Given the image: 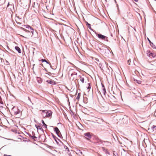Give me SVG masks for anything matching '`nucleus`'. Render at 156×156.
Here are the masks:
<instances>
[{"mask_svg": "<svg viewBox=\"0 0 156 156\" xmlns=\"http://www.w3.org/2000/svg\"><path fill=\"white\" fill-rule=\"evenodd\" d=\"M69 76L71 80H73L77 78L76 70L74 69H71L69 72Z\"/></svg>", "mask_w": 156, "mask_h": 156, "instance_id": "1", "label": "nucleus"}, {"mask_svg": "<svg viewBox=\"0 0 156 156\" xmlns=\"http://www.w3.org/2000/svg\"><path fill=\"white\" fill-rule=\"evenodd\" d=\"M52 112L50 110H42L41 114L43 118L51 117Z\"/></svg>", "mask_w": 156, "mask_h": 156, "instance_id": "2", "label": "nucleus"}, {"mask_svg": "<svg viewBox=\"0 0 156 156\" xmlns=\"http://www.w3.org/2000/svg\"><path fill=\"white\" fill-rule=\"evenodd\" d=\"M12 111L13 112L14 114L16 115L20 114V110L18 109L17 107H14L12 108Z\"/></svg>", "mask_w": 156, "mask_h": 156, "instance_id": "3", "label": "nucleus"}, {"mask_svg": "<svg viewBox=\"0 0 156 156\" xmlns=\"http://www.w3.org/2000/svg\"><path fill=\"white\" fill-rule=\"evenodd\" d=\"M97 35L99 38L101 39L106 41H108L107 37L106 36L100 34H97Z\"/></svg>", "mask_w": 156, "mask_h": 156, "instance_id": "4", "label": "nucleus"}, {"mask_svg": "<svg viewBox=\"0 0 156 156\" xmlns=\"http://www.w3.org/2000/svg\"><path fill=\"white\" fill-rule=\"evenodd\" d=\"M84 135L85 136V138L88 140H89L91 138V135L90 133H85Z\"/></svg>", "mask_w": 156, "mask_h": 156, "instance_id": "5", "label": "nucleus"}, {"mask_svg": "<svg viewBox=\"0 0 156 156\" xmlns=\"http://www.w3.org/2000/svg\"><path fill=\"white\" fill-rule=\"evenodd\" d=\"M31 33V34H32L31 35V37L33 36L34 35L36 34V31H34V29L30 27V33Z\"/></svg>", "mask_w": 156, "mask_h": 156, "instance_id": "6", "label": "nucleus"}, {"mask_svg": "<svg viewBox=\"0 0 156 156\" xmlns=\"http://www.w3.org/2000/svg\"><path fill=\"white\" fill-rule=\"evenodd\" d=\"M147 110V107L142 106L140 108V111L141 112H145Z\"/></svg>", "mask_w": 156, "mask_h": 156, "instance_id": "7", "label": "nucleus"}, {"mask_svg": "<svg viewBox=\"0 0 156 156\" xmlns=\"http://www.w3.org/2000/svg\"><path fill=\"white\" fill-rule=\"evenodd\" d=\"M47 82L48 83H50L51 84H55V82L54 80L51 79L48 80L47 81Z\"/></svg>", "mask_w": 156, "mask_h": 156, "instance_id": "8", "label": "nucleus"}, {"mask_svg": "<svg viewBox=\"0 0 156 156\" xmlns=\"http://www.w3.org/2000/svg\"><path fill=\"white\" fill-rule=\"evenodd\" d=\"M54 130L55 131L56 134L58 135L60 134V132L58 128L57 127H55L54 128Z\"/></svg>", "mask_w": 156, "mask_h": 156, "instance_id": "9", "label": "nucleus"}, {"mask_svg": "<svg viewBox=\"0 0 156 156\" xmlns=\"http://www.w3.org/2000/svg\"><path fill=\"white\" fill-rule=\"evenodd\" d=\"M15 48L17 51L19 53H21V50H20V48H19V47L18 46H16L15 47Z\"/></svg>", "mask_w": 156, "mask_h": 156, "instance_id": "10", "label": "nucleus"}, {"mask_svg": "<svg viewBox=\"0 0 156 156\" xmlns=\"http://www.w3.org/2000/svg\"><path fill=\"white\" fill-rule=\"evenodd\" d=\"M148 55L149 56H152L153 57H154L156 55L154 53H152L149 52L148 53Z\"/></svg>", "mask_w": 156, "mask_h": 156, "instance_id": "11", "label": "nucleus"}, {"mask_svg": "<svg viewBox=\"0 0 156 156\" xmlns=\"http://www.w3.org/2000/svg\"><path fill=\"white\" fill-rule=\"evenodd\" d=\"M37 138V137L35 136H34L33 135V136H31L30 135V140H33L34 141L36 140V139Z\"/></svg>", "mask_w": 156, "mask_h": 156, "instance_id": "12", "label": "nucleus"}, {"mask_svg": "<svg viewBox=\"0 0 156 156\" xmlns=\"http://www.w3.org/2000/svg\"><path fill=\"white\" fill-rule=\"evenodd\" d=\"M80 81L82 82V83H83L84 82V79L83 77H82L80 76Z\"/></svg>", "mask_w": 156, "mask_h": 156, "instance_id": "13", "label": "nucleus"}, {"mask_svg": "<svg viewBox=\"0 0 156 156\" xmlns=\"http://www.w3.org/2000/svg\"><path fill=\"white\" fill-rule=\"evenodd\" d=\"M87 88V89L88 90V91L89 92L91 88V86L90 83H88Z\"/></svg>", "mask_w": 156, "mask_h": 156, "instance_id": "14", "label": "nucleus"}, {"mask_svg": "<svg viewBox=\"0 0 156 156\" xmlns=\"http://www.w3.org/2000/svg\"><path fill=\"white\" fill-rule=\"evenodd\" d=\"M86 25H87V26L89 27V28L91 30V25L90 24L88 23L87 22H86Z\"/></svg>", "mask_w": 156, "mask_h": 156, "instance_id": "15", "label": "nucleus"}, {"mask_svg": "<svg viewBox=\"0 0 156 156\" xmlns=\"http://www.w3.org/2000/svg\"><path fill=\"white\" fill-rule=\"evenodd\" d=\"M42 123L43 124V125L44 126L45 128H47V125L45 124L44 121L43 120H42Z\"/></svg>", "mask_w": 156, "mask_h": 156, "instance_id": "16", "label": "nucleus"}, {"mask_svg": "<svg viewBox=\"0 0 156 156\" xmlns=\"http://www.w3.org/2000/svg\"><path fill=\"white\" fill-rule=\"evenodd\" d=\"M28 100H24V101H25V103L27 104V103L28 102V100H29V96L28 97Z\"/></svg>", "mask_w": 156, "mask_h": 156, "instance_id": "17", "label": "nucleus"}, {"mask_svg": "<svg viewBox=\"0 0 156 156\" xmlns=\"http://www.w3.org/2000/svg\"><path fill=\"white\" fill-rule=\"evenodd\" d=\"M103 91H104V94H105V93H106V91H105V87L103 85Z\"/></svg>", "mask_w": 156, "mask_h": 156, "instance_id": "18", "label": "nucleus"}, {"mask_svg": "<svg viewBox=\"0 0 156 156\" xmlns=\"http://www.w3.org/2000/svg\"><path fill=\"white\" fill-rule=\"evenodd\" d=\"M131 62V60L129 58V59H128L127 61V64L128 65H130V62Z\"/></svg>", "mask_w": 156, "mask_h": 156, "instance_id": "19", "label": "nucleus"}, {"mask_svg": "<svg viewBox=\"0 0 156 156\" xmlns=\"http://www.w3.org/2000/svg\"><path fill=\"white\" fill-rule=\"evenodd\" d=\"M80 93H79L76 97V99H78V100H79L80 98Z\"/></svg>", "mask_w": 156, "mask_h": 156, "instance_id": "20", "label": "nucleus"}, {"mask_svg": "<svg viewBox=\"0 0 156 156\" xmlns=\"http://www.w3.org/2000/svg\"><path fill=\"white\" fill-rule=\"evenodd\" d=\"M0 104H3V102L2 101V98L0 96Z\"/></svg>", "mask_w": 156, "mask_h": 156, "instance_id": "21", "label": "nucleus"}, {"mask_svg": "<svg viewBox=\"0 0 156 156\" xmlns=\"http://www.w3.org/2000/svg\"><path fill=\"white\" fill-rule=\"evenodd\" d=\"M152 128L153 129H155V130H156V126H153L152 127Z\"/></svg>", "mask_w": 156, "mask_h": 156, "instance_id": "22", "label": "nucleus"}, {"mask_svg": "<svg viewBox=\"0 0 156 156\" xmlns=\"http://www.w3.org/2000/svg\"><path fill=\"white\" fill-rule=\"evenodd\" d=\"M95 60L97 62H99V59L97 58H95Z\"/></svg>", "mask_w": 156, "mask_h": 156, "instance_id": "23", "label": "nucleus"}, {"mask_svg": "<svg viewBox=\"0 0 156 156\" xmlns=\"http://www.w3.org/2000/svg\"><path fill=\"white\" fill-rule=\"evenodd\" d=\"M41 61L42 62H46L47 63H48L46 61V60L45 59H42L41 60Z\"/></svg>", "mask_w": 156, "mask_h": 156, "instance_id": "24", "label": "nucleus"}, {"mask_svg": "<svg viewBox=\"0 0 156 156\" xmlns=\"http://www.w3.org/2000/svg\"><path fill=\"white\" fill-rule=\"evenodd\" d=\"M100 119L99 118H96V119L95 120L96 121H98V120H100Z\"/></svg>", "mask_w": 156, "mask_h": 156, "instance_id": "25", "label": "nucleus"}, {"mask_svg": "<svg viewBox=\"0 0 156 156\" xmlns=\"http://www.w3.org/2000/svg\"><path fill=\"white\" fill-rule=\"evenodd\" d=\"M25 47L26 48V49L27 50V49H28V50H29V47H28V48H27V46L26 45H25Z\"/></svg>", "mask_w": 156, "mask_h": 156, "instance_id": "26", "label": "nucleus"}, {"mask_svg": "<svg viewBox=\"0 0 156 156\" xmlns=\"http://www.w3.org/2000/svg\"><path fill=\"white\" fill-rule=\"evenodd\" d=\"M25 133L27 134L29 136V133L28 132H27L26 131H25Z\"/></svg>", "mask_w": 156, "mask_h": 156, "instance_id": "27", "label": "nucleus"}, {"mask_svg": "<svg viewBox=\"0 0 156 156\" xmlns=\"http://www.w3.org/2000/svg\"><path fill=\"white\" fill-rule=\"evenodd\" d=\"M34 65H33V70L34 72V73H35V72H34Z\"/></svg>", "mask_w": 156, "mask_h": 156, "instance_id": "28", "label": "nucleus"}, {"mask_svg": "<svg viewBox=\"0 0 156 156\" xmlns=\"http://www.w3.org/2000/svg\"><path fill=\"white\" fill-rule=\"evenodd\" d=\"M27 27H26V28H29V25H27Z\"/></svg>", "mask_w": 156, "mask_h": 156, "instance_id": "29", "label": "nucleus"}, {"mask_svg": "<svg viewBox=\"0 0 156 156\" xmlns=\"http://www.w3.org/2000/svg\"><path fill=\"white\" fill-rule=\"evenodd\" d=\"M32 103V104L33 105L35 103V102H32V101H30Z\"/></svg>", "mask_w": 156, "mask_h": 156, "instance_id": "30", "label": "nucleus"}, {"mask_svg": "<svg viewBox=\"0 0 156 156\" xmlns=\"http://www.w3.org/2000/svg\"><path fill=\"white\" fill-rule=\"evenodd\" d=\"M37 128H39V129H41V128H40V126H38Z\"/></svg>", "mask_w": 156, "mask_h": 156, "instance_id": "31", "label": "nucleus"}, {"mask_svg": "<svg viewBox=\"0 0 156 156\" xmlns=\"http://www.w3.org/2000/svg\"><path fill=\"white\" fill-rule=\"evenodd\" d=\"M26 31H27V32H29V30H26Z\"/></svg>", "mask_w": 156, "mask_h": 156, "instance_id": "32", "label": "nucleus"}, {"mask_svg": "<svg viewBox=\"0 0 156 156\" xmlns=\"http://www.w3.org/2000/svg\"><path fill=\"white\" fill-rule=\"evenodd\" d=\"M9 5V2L8 3V6Z\"/></svg>", "mask_w": 156, "mask_h": 156, "instance_id": "33", "label": "nucleus"}, {"mask_svg": "<svg viewBox=\"0 0 156 156\" xmlns=\"http://www.w3.org/2000/svg\"><path fill=\"white\" fill-rule=\"evenodd\" d=\"M28 60L29 62V58Z\"/></svg>", "mask_w": 156, "mask_h": 156, "instance_id": "34", "label": "nucleus"}, {"mask_svg": "<svg viewBox=\"0 0 156 156\" xmlns=\"http://www.w3.org/2000/svg\"><path fill=\"white\" fill-rule=\"evenodd\" d=\"M101 120L102 121H103V120L102 119H101Z\"/></svg>", "mask_w": 156, "mask_h": 156, "instance_id": "35", "label": "nucleus"}, {"mask_svg": "<svg viewBox=\"0 0 156 156\" xmlns=\"http://www.w3.org/2000/svg\"><path fill=\"white\" fill-rule=\"evenodd\" d=\"M68 148V147H66V149H67Z\"/></svg>", "mask_w": 156, "mask_h": 156, "instance_id": "36", "label": "nucleus"}, {"mask_svg": "<svg viewBox=\"0 0 156 156\" xmlns=\"http://www.w3.org/2000/svg\"><path fill=\"white\" fill-rule=\"evenodd\" d=\"M32 108V109H33V107H31Z\"/></svg>", "mask_w": 156, "mask_h": 156, "instance_id": "37", "label": "nucleus"}, {"mask_svg": "<svg viewBox=\"0 0 156 156\" xmlns=\"http://www.w3.org/2000/svg\"><path fill=\"white\" fill-rule=\"evenodd\" d=\"M29 80H30L29 79Z\"/></svg>", "mask_w": 156, "mask_h": 156, "instance_id": "38", "label": "nucleus"}, {"mask_svg": "<svg viewBox=\"0 0 156 156\" xmlns=\"http://www.w3.org/2000/svg\"><path fill=\"white\" fill-rule=\"evenodd\" d=\"M97 123H99V122H97Z\"/></svg>", "mask_w": 156, "mask_h": 156, "instance_id": "39", "label": "nucleus"}]
</instances>
